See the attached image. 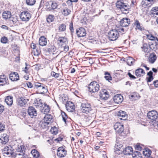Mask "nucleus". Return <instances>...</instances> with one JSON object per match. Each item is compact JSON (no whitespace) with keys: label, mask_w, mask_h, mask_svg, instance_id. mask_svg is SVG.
Returning <instances> with one entry per match:
<instances>
[{"label":"nucleus","mask_w":158,"mask_h":158,"mask_svg":"<svg viewBox=\"0 0 158 158\" xmlns=\"http://www.w3.org/2000/svg\"><path fill=\"white\" fill-rule=\"evenodd\" d=\"M37 102L35 105L38 108L43 107L44 106V104L42 102L41 100H40L39 101H37Z\"/></svg>","instance_id":"obj_50"},{"label":"nucleus","mask_w":158,"mask_h":158,"mask_svg":"<svg viewBox=\"0 0 158 158\" xmlns=\"http://www.w3.org/2000/svg\"><path fill=\"white\" fill-rule=\"evenodd\" d=\"M34 89H37L38 93L40 94H44L48 92L47 87L44 84L39 82H34Z\"/></svg>","instance_id":"obj_3"},{"label":"nucleus","mask_w":158,"mask_h":158,"mask_svg":"<svg viewBox=\"0 0 158 158\" xmlns=\"http://www.w3.org/2000/svg\"><path fill=\"white\" fill-rule=\"evenodd\" d=\"M20 17L23 21L27 22L29 20L31 16V14L28 12L23 11L21 13Z\"/></svg>","instance_id":"obj_6"},{"label":"nucleus","mask_w":158,"mask_h":158,"mask_svg":"<svg viewBox=\"0 0 158 158\" xmlns=\"http://www.w3.org/2000/svg\"><path fill=\"white\" fill-rule=\"evenodd\" d=\"M156 56L154 53H151L149 57V62L152 64L153 63L156 59Z\"/></svg>","instance_id":"obj_28"},{"label":"nucleus","mask_w":158,"mask_h":158,"mask_svg":"<svg viewBox=\"0 0 158 158\" xmlns=\"http://www.w3.org/2000/svg\"><path fill=\"white\" fill-rule=\"evenodd\" d=\"M155 0H143L141 2V4L143 6L146 7H151L154 3Z\"/></svg>","instance_id":"obj_12"},{"label":"nucleus","mask_w":158,"mask_h":158,"mask_svg":"<svg viewBox=\"0 0 158 158\" xmlns=\"http://www.w3.org/2000/svg\"><path fill=\"white\" fill-rule=\"evenodd\" d=\"M44 121L49 124L50 123L52 122L53 117L51 114H46L44 117Z\"/></svg>","instance_id":"obj_21"},{"label":"nucleus","mask_w":158,"mask_h":158,"mask_svg":"<svg viewBox=\"0 0 158 158\" xmlns=\"http://www.w3.org/2000/svg\"><path fill=\"white\" fill-rule=\"evenodd\" d=\"M129 98L132 100H136L138 98V94L136 93H133L132 94L129 95Z\"/></svg>","instance_id":"obj_47"},{"label":"nucleus","mask_w":158,"mask_h":158,"mask_svg":"<svg viewBox=\"0 0 158 158\" xmlns=\"http://www.w3.org/2000/svg\"><path fill=\"white\" fill-rule=\"evenodd\" d=\"M12 148H13L11 146L6 147L2 150V153H4V152H6V151L7 152L8 150Z\"/></svg>","instance_id":"obj_53"},{"label":"nucleus","mask_w":158,"mask_h":158,"mask_svg":"<svg viewBox=\"0 0 158 158\" xmlns=\"http://www.w3.org/2000/svg\"><path fill=\"white\" fill-rule=\"evenodd\" d=\"M31 153L34 157L37 158L39 157L40 154L38 152L36 149L32 150L31 151Z\"/></svg>","instance_id":"obj_43"},{"label":"nucleus","mask_w":158,"mask_h":158,"mask_svg":"<svg viewBox=\"0 0 158 158\" xmlns=\"http://www.w3.org/2000/svg\"><path fill=\"white\" fill-rule=\"evenodd\" d=\"M67 41V39L64 37H60L58 40V44L62 45V43H65Z\"/></svg>","instance_id":"obj_38"},{"label":"nucleus","mask_w":158,"mask_h":158,"mask_svg":"<svg viewBox=\"0 0 158 158\" xmlns=\"http://www.w3.org/2000/svg\"><path fill=\"white\" fill-rule=\"evenodd\" d=\"M4 109V106L0 104V114H1L3 112Z\"/></svg>","instance_id":"obj_64"},{"label":"nucleus","mask_w":158,"mask_h":158,"mask_svg":"<svg viewBox=\"0 0 158 158\" xmlns=\"http://www.w3.org/2000/svg\"><path fill=\"white\" fill-rule=\"evenodd\" d=\"M123 100V97L121 94H117L114 97V101L115 103L118 104L121 103Z\"/></svg>","instance_id":"obj_19"},{"label":"nucleus","mask_w":158,"mask_h":158,"mask_svg":"<svg viewBox=\"0 0 158 158\" xmlns=\"http://www.w3.org/2000/svg\"><path fill=\"white\" fill-rule=\"evenodd\" d=\"M149 46L151 50L156 51L157 49V48L158 47V42H154L153 43L149 45Z\"/></svg>","instance_id":"obj_33"},{"label":"nucleus","mask_w":158,"mask_h":158,"mask_svg":"<svg viewBox=\"0 0 158 158\" xmlns=\"http://www.w3.org/2000/svg\"><path fill=\"white\" fill-rule=\"evenodd\" d=\"M20 147L21 148V149H20L19 148L18 149H17V151L18 152H21V153H16V154L15 156H22L21 157V158H24V155L25 154L24 152H23V150L22 149V146L21 145H20Z\"/></svg>","instance_id":"obj_36"},{"label":"nucleus","mask_w":158,"mask_h":158,"mask_svg":"<svg viewBox=\"0 0 158 158\" xmlns=\"http://www.w3.org/2000/svg\"><path fill=\"white\" fill-rule=\"evenodd\" d=\"M5 125L1 123H0V131H3L4 130Z\"/></svg>","instance_id":"obj_60"},{"label":"nucleus","mask_w":158,"mask_h":158,"mask_svg":"<svg viewBox=\"0 0 158 158\" xmlns=\"http://www.w3.org/2000/svg\"><path fill=\"white\" fill-rule=\"evenodd\" d=\"M151 14L153 15V16L155 15H158V7H155L152 8V10L150 11Z\"/></svg>","instance_id":"obj_40"},{"label":"nucleus","mask_w":158,"mask_h":158,"mask_svg":"<svg viewBox=\"0 0 158 158\" xmlns=\"http://www.w3.org/2000/svg\"><path fill=\"white\" fill-rule=\"evenodd\" d=\"M11 14L10 12L9 11H5L3 13L2 17L3 19H6L10 18Z\"/></svg>","instance_id":"obj_32"},{"label":"nucleus","mask_w":158,"mask_h":158,"mask_svg":"<svg viewBox=\"0 0 158 158\" xmlns=\"http://www.w3.org/2000/svg\"><path fill=\"white\" fill-rule=\"evenodd\" d=\"M114 128L118 133H122L124 130L123 125L119 123H116L114 126Z\"/></svg>","instance_id":"obj_9"},{"label":"nucleus","mask_w":158,"mask_h":158,"mask_svg":"<svg viewBox=\"0 0 158 158\" xmlns=\"http://www.w3.org/2000/svg\"><path fill=\"white\" fill-rule=\"evenodd\" d=\"M35 2V0H26V3L28 5H33Z\"/></svg>","instance_id":"obj_49"},{"label":"nucleus","mask_w":158,"mask_h":158,"mask_svg":"<svg viewBox=\"0 0 158 158\" xmlns=\"http://www.w3.org/2000/svg\"><path fill=\"white\" fill-rule=\"evenodd\" d=\"M47 39L44 36L41 37L39 40V44L41 46H45L47 44Z\"/></svg>","instance_id":"obj_27"},{"label":"nucleus","mask_w":158,"mask_h":158,"mask_svg":"<svg viewBox=\"0 0 158 158\" xmlns=\"http://www.w3.org/2000/svg\"><path fill=\"white\" fill-rule=\"evenodd\" d=\"M8 80V78L5 75H3L0 76V85L7 84Z\"/></svg>","instance_id":"obj_20"},{"label":"nucleus","mask_w":158,"mask_h":158,"mask_svg":"<svg viewBox=\"0 0 158 158\" xmlns=\"http://www.w3.org/2000/svg\"><path fill=\"white\" fill-rule=\"evenodd\" d=\"M28 113L31 118L36 116L37 115V111L33 106H30L28 109Z\"/></svg>","instance_id":"obj_15"},{"label":"nucleus","mask_w":158,"mask_h":158,"mask_svg":"<svg viewBox=\"0 0 158 158\" xmlns=\"http://www.w3.org/2000/svg\"><path fill=\"white\" fill-rule=\"evenodd\" d=\"M132 156L133 158H142L141 154L138 151H135L133 152Z\"/></svg>","instance_id":"obj_35"},{"label":"nucleus","mask_w":158,"mask_h":158,"mask_svg":"<svg viewBox=\"0 0 158 158\" xmlns=\"http://www.w3.org/2000/svg\"><path fill=\"white\" fill-rule=\"evenodd\" d=\"M153 76L149 77H147L146 79H147V81L148 82H150L152 81L153 79Z\"/></svg>","instance_id":"obj_62"},{"label":"nucleus","mask_w":158,"mask_h":158,"mask_svg":"<svg viewBox=\"0 0 158 158\" xmlns=\"http://www.w3.org/2000/svg\"><path fill=\"white\" fill-rule=\"evenodd\" d=\"M49 124L47 123L46 122H45L44 121H42L40 122V125L41 127L43 129H47L48 127V125Z\"/></svg>","instance_id":"obj_44"},{"label":"nucleus","mask_w":158,"mask_h":158,"mask_svg":"<svg viewBox=\"0 0 158 158\" xmlns=\"http://www.w3.org/2000/svg\"><path fill=\"white\" fill-rule=\"evenodd\" d=\"M123 152L124 154L130 155L133 153V149L131 147H127L123 150Z\"/></svg>","instance_id":"obj_24"},{"label":"nucleus","mask_w":158,"mask_h":158,"mask_svg":"<svg viewBox=\"0 0 158 158\" xmlns=\"http://www.w3.org/2000/svg\"><path fill=\"white\" fill-rule=\"evenodd\" d=\"M142 51L144 52L145 54V56L148 53H149L151 52L150 48L149 45H148L146 44H144L143 46L141 47Z\"/></svg>","instance_id":"obj_18"},{"label":"nucleus","mask_w":158,"mask_h":158,"mask_svg":"<svg viewBox=\"0 0 158 158\" xmlns=\"http://www.w3.org/2000/svg\"><path fill=\"white\" fill-rule=\"evenodd\" d=\"M27 87L29 88H34V85H33L32 83L29 82H27Z\"/></svg>","instance_id":"obj_63"},{"label":"nucleus","mask_w":158,"mask_h":158,"mask_svg":"<svg viewBox=\"0 0 158 158\" xmlns=\"http://www.w3.org/2000/svg\"><path fill=\"white\" fill-rule=\"evenodd\" d=\"M28 100V99H26L24 97H21L18 99V104L21 107L25 106Z\"/></svg>","instance_id":"obj_11"},{"label":"nucleus","mask_w":158,"mask_h":158,"mask_svg":"<svg viewBox=\"0 0 158 158\" xmlns=\"http://www.w3.org/2000/svg\"><path fill=\"white\" fill-rule=\"evenodd\" d=\"M100 86L96 81L91 82L88 85L89 92L95 93L98 92Z\"/></svg>","instance_id":"obj_4"},{"label":"nucleus","mask_w":158,"mask_h":158,"mask_svg":"<svg viewBox=\"0 0 158 158\" xmlns=\"http://www.w3.org/2000/svg\"><path fill=\"white\" fill-rule=\"evenodd\" d=\"M26 66L23 70V71H24L26 73H29V72L28 71V69L30 68V65L29 64H28L27 63H25Z\"/></svg>","instance_id":"obj_51"},{"label":"nucleus","mask_w":158,"mask_h":158,"mask_svg":"<svg viewBox=\"0 0 158 158\" xmlns=\"http://www.w3.org/2000/svg\"><path fill=\"white\" fill-rule=\"evenodd\" d=\"M76 33L79 37H82L85 36L86 35V30L83 27H80L76 30Z\"/></svg>","instance_id":"obj_13"},{"label":"nucleus","mask_w":158,"mask_h":158,"mask_svg":"<svg viewBox=\"0 0 158 158\" xmlns=\"http://www.w3.org/2000/svg\"><path fill=\"white\" fill-rule=\"evenodd\" d=\"M127 31L121 26H118L114 29L111 30L108 33V36L110 41H115L117 39L119 36L120 33L123 34L125 33Z\"/></svg>","instance_id":"obj_1"},{"label":"nucleus","mask_w":158,"mask_h":158,"mask_svg":"<svg viewBox=\"0 0 158 158\" xmlns=\"http://www.w3.org/2000/svg\"><path fill=\"white\" fill-rule=\"evenodd\" d=\"M104 74L105 75V76H104V78L106 80L109 81L112 80V77L109 73L107 72H105Z\"/></svg>","instance_id":"obj_46"},{"label":"nucleus","mask_w":158,"mask_h":158,"mask_svg":"<svg viewBox=\"0 0 158 158\" xmlns=\"http://www.w3.org/2000/svg\"><path fill=\"white\" fill-rule=\"evenodd\" d=\"M134 25L135 26V29L140 31H142L145 30L144 28L143 27L142 24H141L137 20H135Z\"/></svg>","instance_id":"obj_17"},{"label":"nucleus","mask_w":158,"mask_h":158,"mask_svg":"<svg viewBox=\"0 0 158 158\" xmlns=\"http://www.w3.org/2000/svg\"><path fill=\"white\" fill-rule=\"evenodd\" d=\"M55 19L54 16L53 15H49L46 19L47 22L48 23L54 21Z\"/></svg>","instance_id":"obj_41"},{"label":"nucleus","mask_w":158,"mask_h":158,"mask_svg":"<svg viewBox=\"0 0 158 158\" xmlns=\"http://www.w3.org/2000/svg\"><path fill=\"white\" fill-rule=\"evenodd\" d=\"M57 151V155L60 158L64 157L66 155L67 151L63 147H59Z\"/></svg>","instance_id":"obj_8"},{"label":"nucleus","mask_w":158,"mask_h":158,"mask_svg":"<svg viewBox=\"0 0 158 158\" xmlns=\"http://www.w3.org/2000/svg\"><path fill=\"white\" fill-rule=\"evenodd\" d=\"M10 20L12 21L13 24H15L17 23L18 21L17 18L16 17H10Z\"/></svg>","instance_id":"obj_55"},{"label":"nucleus","mask_w":158,"mask_h":158,"mask_svg":"<svg viewBox=\"0 0 158 158\" xmlns=\"http://www.w3.org/2000/svg\"><path fill=\"white\" fill-rule=\"evenodd\" d=\"M69 29L72 33L74 32V29H73V24L72 22L70 24Z\"/></svg>","instance_id":"obj_58"},{"label":"nucleus","mask_w":158,"mask_h":158,"mask_svg":"<svg viewBox=\"0 0 158 158\" xmlns=\"http://www.w3.org/2000/svg\"><path fill=\"white\" fill-rule=\"evenodd\" d=\"M120 26L123 28V27H126L128 26L130 23V19L127 18H123L120 21Z\"/></svg>","instance_id":"obj_14"},{"label":"nucleus","mask_w":158,"mask_h":158,"mask_svg":"<svg viewBox=\"0 0 158 158\" xmlns=\"http://www.w3.org/2000/svg\"><path fill=\"white\" fill-rule=\"evenodd\" d=\"M66 25L64 23L60 24L58 27L59 31L62 32L65 31L66 30Z\"/></svg>","instance_id":"obj_42"},{"label":"nucleus","mask_w":158,"mask_h":158,"mask_svg":"<svg viewBox=\"0 0 158 158\" xmlns=\"http://www.w3.org/2000/svg\"><path fill=\"white\" fill-rule=\"evenodd\" d=\"M117 115L120 119L123 120H125L127 116L126 112L122 110H120L118 112Z\"/></svg>","instance_id":"obj_22"},{"label":"nucleus","mask_w":158,"mask_h":158,"mask_svg":"<svg viewBox=\"0 0 158 158\" xmlns=\"http://www.w3.org/2000/svg\"><path fill=\"white\" fill-rule=\"evenodd\" d=\"M0 140L1 141V143L2 144H5L9 141L8 136L6 134H3L0 138Z\"/></svg>","instance_id":"obj_23"},{"label":"nucleus","mask_w":158,"mask_h":158,"mask_svg":"<svg viewBox=\"0 0 158 158\" xmlns=\"http://www.w3.org/2000/svg\"><path fill=\"white\" fill-rule=\"evenodd\" d=\"M81 107L82 112L86 114L89 113L92 110L91 105L86 101L82 102Z\"/></svg>","instance_id":"obj_5"},{"label":"nucleus","mask_w":158,"mask_h":158,"mask_svg":"<svg viewBox=\"0 0 158 158\" xmlns=\"http://www.w3.org/2000/svg\"><path fill=\"white\" fill-rule=\"evenodd\" d=\"M10 79L12 81H16L19 80V76L18 73L13 72L9 75Z\"/></svg>","instance_id":"obj_16"},{"label":"nucleus","mask_w":158,"mask_h":158,"mask_svg":"<svg viewBox=\"0 0 158 158\" xmlns=\"http://www.w3.org/2000/svg\"><path fill=\"white\" fill-rule=\"evenodd\" d=\"M143 154L145 156L148 157L150 156L151 154V151L148 148H145L143 152Z\"/></svg>","instance_id":"obj_34"},{"label":"nucleus","mask_w":158,"mask_h":158,"mask_svg":"<svg viewBox=\"0 0 158 158\" xmlns=\"http://www.w3.org/2000/svg\"><path fill=\"white\" fill-rule=\"evenodd\" d=\"M67 110L69 112H72L75 109V106L74 104L71 102L70 104L68 103L66 105Z\"/></svg>","instance_id":"obj_30"},{"label":"nucleus","mask_w":158,"mask_h":158,"mask_svg":"<svg viewBox=\"0 0 158 158\" xmlns=\"http://www.w3.org/2000/svg\"><path fill=\"white\" fill-rule=\"evenodd\" d=\"M147 36L148 39L150 40H154L155 41L158 42V39L155 36H154L152 34H149L147 35Z\"/></svg>","instance_id":"obj_45"},{"label":"nucleus","mask_w":158,"mask_h":158,"mask_svg":"<svg viewBox=\"0 0 158 158\" xmlns=\"http://www.w3.org/2000/svg\"><path fill=\"white\" fill-rule=\"evenodd\" d=\"M116 4L117 8L119 9L123 13L126 14L130 10L131 6L127 3H124L123 0L118 1Z\"/></svg>","instance_id":"obj_2"},{"label":"nucleus","mask_w":158,"mask_h":158,"mask_svg":"<svg viewBox=\"0 0 158 158\" xmlns=\"http://www.w3.org/2000/svg\"><path fill=\"white\" fill-rule=\"evenodd\" d=\"M61 13L64 16H66L69 15L71 12V10L67 7H65L62 9Z\"/></svg>","instance_id":"obj_25"},{"label":"nucleus","mask_w":158,"mask_h":158,"mask_svg":"<svg viewBox=\"0 0 158 158\" xmlns=\"http://www.w3.org/2000/svg\"><path fill=\"white\" fill-rule=\"evenodd\" d=\"M41 112L43 113L44 114H47L50 111L49 106L45 103H44V106Z\"/></svg>","instance_id":"obj_29"},{"label":"nucleus","mask_w":158,"mask_h":158,"mask_svg":"<svg viewBox=\"0 0 158 158\" xmlns=\"http://www.w3.org/2000/svg\"><path fill=\"white\" fill-rule=\"evenodd\" d=\"M123 146L122 144H119V143H117L115 145V148L116 149V151H120Z\"/></svg>","instance_id":"obj_52"},{"label":"nucleus","mask_w":158,"mask_h":158,"mask_svg":"<svg viewBox=\"0 0 158 158\" xmlns=\"http://www.w3.org/2000/svg\"><path fill=\"white\" fill-rule=\"evenodd\" d=\"M14 150L13 148H12L11 149H10V150H8L7 152H4L3 153V154L4 156H6V155H9V156H13L14 155V153L13 152V151Z\"/></svg>","instance_id":"obj_37"},{"label":"nucleus","mask_w":158,"mask_h":158,"mask_svg":"<svg viewBox=\"0 0 158 158\" xmlns=\"http://www.w3.org/2000/svg\"><path fill=\"white\" fill-rule=\"evenodd\" d=\"M51 75L53 76L55 78H57L59 76V74L57 73H56L54 72H52L51 73Z\"/></svg>","instance_id":"obj_59"},{"label":"nucleus","mask_w":158,"mask_h":158,"mask_svg":"<svg viewBox=\"0 0 158 158\" xmlns=\"http://www.w3.org/2000/svg\"><path fill=\"white\" fill-rule=\"evenodd\" d=\"M61 114L63 120L64 121L65 123H66V120L68 118L67 115L63 111H61Z\"/></svg>","instance_id":"obj_48"},{"label":"nucleus","mask_w":158,"mask_h":158,"mask_svg":"<svg viewBox=\"0 0 158 158\" xmlns=\"http://www.w3.org/2000/svg\"><path fill=\"white\" fill-rule=\"evenodd\" d=\"M135 149L138 150H141L142 149V147H141L139 143H137L135 146Z\"/></svg>","instance_id":"obj_56"},{"label":"nucleus","mask_w":158,"mask_h":158,"mask_svg":"<svg viewBox=\"0 0 158 158\" xmlns=\"http://www.w3.org/2000/svg\"><path fill=\"white\" fill-rule=\"evenodd\" d=\"M135 61V59L131 57H129L127 59V63L129 66L133 65L134 64Z\"/></svg>","instance_id":"obj_39"},{"label":"nucleus","mask_w":158,"mask_h":158,"mask_svg":"<svg viewBox=\"0 0 158 158\" xmlns=\"http://www.w3.org/2000/svg\"><path fill=\"white\" fill-rule=\"evenodd\" d=\"M12 97L8 96L5 99V102L9 106H11L13 104V98Z\"/></svg>","instance_id":"obj_31"},{"label":"nucleus","mask_w":158,"mask_h":158,"mask_svg":"<svg viewBox=\"0 0 158 158\" xmlns=\"http://www.w3.org/2000/svg\"><path fill=\"white\" fill-rule=\"evenodd\" d=\"M8 41V39L7 37L5 36H3L1 38V42L4 44H6Z\"/></svg>","instance_id":"obj_54"},{"label":"nucleus","mask_w":158,"mask_h":158,"mask_svg":"<svg viewBox=\"0 0 158 158\" xmlns=\"http://www.w3.org/2000/svg\"><path fill=\"white\" fill-rule=\"evenodd\" d=\"M51 9L54 10L57 8V5L56 3L52 2L51 4Z\"/></svg>","instance_id":"obj_57"},{"label":"nucleus","mask_w":158,"mask_h":158,"mask_svg":"<svg viewBox=\"0 0 158 158\" xmlns=\"http://www.w3.org/2000/svg\"><path fill=\"white\" fill-rule=\"evenodd\" d=\"M100 97L101 99L106 100L109 97V93L106 89H102L100 92Z\"/></svg>","instance_id":"obj_10"},{"label":"nucleus","mask_w":158,"mask_h":158,"mask_svg":"<svg viewBox=\"0 0 158 158\" xmlns=\"http://www.w3.org/2000/svg\"><path fill=\"white\" fill-rule=\"evenodd\" d=\"M148 118L152 120V121H155L158 117V113L155 110H152L149 111L147 114Z\"/></svg>","instance_id":"obj_7"},{"label":"nucleus","mask_w":158,"mask_h":158,"mask_svg":"<svg viewBox=\"0 0 158 158\" xmlns=\"http://www.w3.org/2000/svg\"><path fill=\"white\" fill-rule=\"evenodd\" d=\"M128 75L131 79H135L136 78L134 76L131 74L130 73H128Z\"/></svg>","instance_id":"obj_61"},{"label":"nucleus","mask_w":158,"mask_h":158,"mask_svg":"<svg viewBox=\"0 0 158 158\" xmlns=\"http://www.w3.org/2000/svg\"><path fill=\"white\" fill-rule=\"evenodd\" d=\"M145 74L144 70L142 69L139 68L135 71V75L138 77H140Z\"/></svg>","instance_id":"obj_26"}]
</instances>
